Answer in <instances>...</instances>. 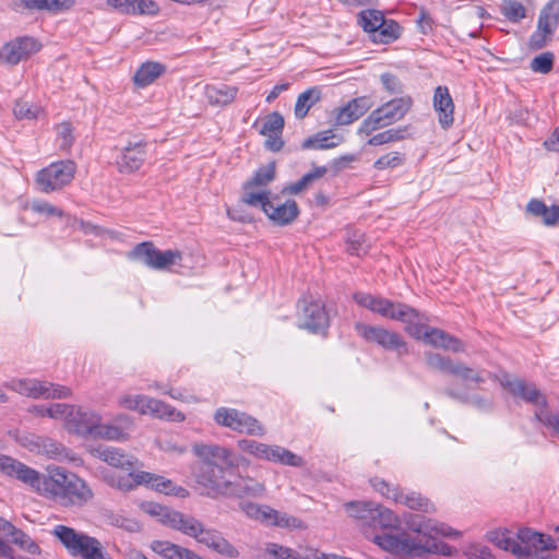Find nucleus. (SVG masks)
<instances>
[{"label": "nucleus", "instance_id": "nucleus-1", "mask_svg": "<svg viewBox=\"0 0 559 559\" xmlns=\"http://www.w3.org/2000/svg\"><path fill=\"white\" fill-rule=\"evenodd\" d=\"M0 472L29 485L63 508H82L94 497L84 479L60 466L48 467L47 476H41L36 469L0 453Z\"/></svg>", "mask_w": 559, "mask_h": 559}, {"label": "nucleus", "instance_id": "nucleus-2", "mask_svg": "<svg viewBox=\"0 0 559 559\" xmlns=\"http://www.w3.org/2000/svg\"><path fill=\"white\" fill-rule=\"evenodd\" d=\"M193 453L199 462L193 476L202 488V495L210 498L228 497L234 489L233 475L237 461L233 451L218 444H194Z\"/></svg>", "mask_w": 559, "mask_h": 559}, {"label": "nucleus", "instance_id": "nucleus-3", "mask_svg": "<svg viewBox=\"0 0 559 559\" xmlns=\"http://www.w3.org/2000/svg\"><path fill=\"white\" fill-rule=\"evenodd\" d=\"M347 514L360 522L364 528L397 531L401 521L397 515L386 507L372 501H352L346 503Z\"/></svg>", "mask_w": 559, "mask_h": 559}, {"label": "nucleus", "instance_id": "nucleus-4", "mask_svg": "<svg viewBox=\"0 0 559 559\" xmlns=\"http://www.w3.org/2000/svg\"><path fill=\"white\" fill-rule=\"evenodd\" d=\"M51 534L72 556H80L84 559H105L103 546L95 537L79 533L62 524L56 525Z\"/></svg>", "mask_w": 559, "mask_h": 559}, {"label": "nucleus", "instance_id": "nucleus-5", "mask_svg": "<svg viewBox=\"0 0 559 559\" xmlns=\"http://www.w3.org/2000/svg\"><path fill=\"white\" fill-rule=\"evenodd\" d=\"M413 100L409 96L393 98L381 107L372 110L362 121L360 132L370 134L377 129L388 127L401 120L411 109Z\"/></svg>", "mask_w": 559, "mask_h": 559}, {"label": "nucleus", "instance_id": "nucleus-6", "mask_svg": "<svg viewBox=\"0 0 559 559\" xmlns=\"http://www.w3.org/2000/svg\"><path fill=\"white\" fill-rule=\"evenodd\" d=\"M353 298L359 306L391 320L408 321L415 317V309L406 304L393 302L386 298L361 292L355 293Z\"/></svg>", "mask_w": 559, "mask_h": 559}, {"label": "nucleus", "instance_id": "nucleus-7", "mask_svg": "<svg viewBox=\"0 0 559 559\" xmlns=\"http://www.w3.org/2000/svg\"><path fill=\"white\" fill-rule=\"evenodd\" d=\"M129 257L141 261L146 266L153 270H169L170 266L179 264L182 260V252L179 250H165L157 249L153 242L144 241L138 243Z\"/></svg>", "mask_w": 559, "mask_h": 559}, {"label": "nucleus", "instance_id": "nucleus-8", "mask_svg": "<svg viewBox=\"0 0 559 559\" xmlns=\"http://www.w3.org/2000/svg\"><path fill=\"white\" fill-rule=\"evenodd\" d=\"M217 425L229 428L239 433L250 436H263L265 428L251 415L236 408L219 407L214 414Z\"/></svg>", "mask_w": 559, "mask_h": 559}, {"label": "nucleus", "instance_id": "nucleus-9", "mask_svg": "<svg viewBox=\"0 0 559 559\" xmlns=\"http://www.w3.org/2000/svg\"><path fill=\"white\" fill-rule=\"evenodd\" d=\"M7 386L33 399H67L72 394L71 389L68 386L37 379L12 380Z\"/></svg>", "mask_w": 559, "mask_h": 559}, {"label": "nucleus", "instance_id": "nucleus-10", "mask_svg": "<svg viewBox=\"0 0 559 559\" xmlns=\"http://www.w3.org/2000/svg\"><path fill=\"white\" fill-rule=\"evenodd\" d=\"M75 170L76 166L70 159L55 162L38 171L36 182L40 191L49 193L69 185Z\"/></svg>", "mask_w": 559, "mask_h": 559}, {"label": "nucleus", "instance_id": "nucleus-11", "mask_svg": "<svg viewBox=\"0 0 559 559\" xmlns=\"http://www.w3.org/2000/svg\"><path fill=\"white\" fill-rule=\"evenodd\" d=\"M354 329L365 341L374 343L385 350L396 352L400 356L407 353L406 343L396 332L362 322H356Z\"/></svg>", "mask_w": 559, "mask_h": 559}, {"label": "nucleus", "instance_id": "nucleus-12", "mask_svg": "<svg viewBox=\"0 0 559 559\" xmlns=\"http://www.w3.org/2000/svg\"><path fill=\"white\" fill-rule=\"evenodd\" d=\"M425 359L427 366L430 369L456 376L465 382L481 383L485 381L481 371L469 368L462 362H455L450 357L442 356L438 353L428 352L425 354Z\"/></svg>", "mask_w": 559, "mask_h": 559}, {"label": "nucleus", "instance_id": "nucleus-13", "mask_svg": "<svg viewBox=\"0 0 559 559\" xmlns=\"http://www.w3.org/2000/svg\"><path fill=\"white\" fill-rule=\"evenodd\" d=\"M559 26V0H550L540 10L537 29L530 37V46L542 49Z\"/></svg>", "mask_w": 559, "mask_h": 559}, {"label": "nucleus", "instance_id": "nucleus-14", "mask_svg": "<svg viewBox=\"0 0 559 559\" xmlns=\"http://www.w3.org/2000/svg\"><path fill=\"white\" fill-rule=\"evenodd\" d=\"M41 49V44L32 36L16 37L7 43L0 50V60L3 63L15 66L28 59Z\"/></svg>", "mask_w": 559, "mask_h": 559}, {"label": "nucleus", "instance_id": "nucleus-15", "mask_svg": "<svg viewBox=\"0 0 559 559\" xmlns=\"http://www.w3.org/2000/svg\"><path fill=\"white\" fill-rule=\"evenodd\" d=\"M370 539L381 549L392 554L417 555L424 550L420 544L406 532L397 535L391 533L374 534Z\"/></svg>", "mask_w": 559, "mask_h": 559}, {"label": "nucleus", "instance_id": "nucleus-16", "mask_svg": "<svg viewBox=\"0 0 559 559\" xmlns=\"http://www.w3.org/2000/svg\"><path fill=\"white\" fill-rule=\"evenodd\" d=\"M21 443L31 452L46 455L51 460H73V457L70 455V451L63 444L48 437L28 435L21 440Z\"/></svg>", "mask_w": 559, "mask_h": 559}, {"label": "nucleus", "instance_id": "nucleus-17", "mask_svg": "<svg viewBox=\"0 0 559 559\" xmlns=\"http://www.w3.org/2000/svg\"><path fill=\"white\" fill-rule=\"evenodd\" d=\"M301 314L302 322L299 328L308 330L311 333L325 335L330 325V318L325 310L324 305L319 301L301 300Z\"/></svg>", "mask_w": 559, "mask_h": 559}, {"label": "nucleus", "instance_id": "nucleus-18", "mask_svg": "<svg viewBox=\"0 0 559 559\" xmlns=\"http://www.w3.org/2000/svg\"><path fill=\"white\" fill-rule=\"evenodd\" d=\"M404 522L408 530L435 538L437 536L457 537L460 532L453 530L444 523H438L420 514H407Z\"/></svg>", "mask_w": 559, "mask_h": 559}, {"label": "nucleus", "instance_id": "nucleus-19", "mask_svg": "<svg viewBox=\"0 0 559 559\" xmlns=\"http://www.w3.org/2000/svg\"><path fill=\"white\" fill-rule=\"evenodd\" d=\"M146 142H128L120 148L116 165L121 174H132L141 168L146 158Z\"/></svg>", "mask_w": 559, "mask_h": 559}, {"label": "nucleus", "instance_id": "nucleus-20", "mask_svg": "<svg viewBox=\"0 0 559 559\" xmlns=\"http://www.w3.org/2000/svg\"><path fill=\"white\" fill-rule=\"evenodd\" d=\"M520 551L518 557H531L538 551L555 549V539L530 528H522L518 533Z\"/></svg>", "mask_w": 559, "mask_h": 559}, {"label": "nucleus", "instance_id": "nucleus-21", "mask_svg": "<svg viewBox=\"0 0 559 559\" xmlns=\"http://www.w3.org/2000/svg\"><path fill=\"white\" fill-rule=\"evenodd\" d=\"M266 216L276 225H288L294 222L299 215V207L297 202L293 199H287L282 202L277 195L271 198L264 209Z\"/></svg>", "mask_w": 559, "mask_h": 559}, {"label": "nucleus", "instance_id": "nucleus-22", "mask_svg": "<svg viewBox=\"0 0 559 559\" xmlns=\"http://www.w3.org/2000/svg\"><path fill=\"white\" fill-rule=\"evenodd\" d=\"M106 5L122 15H151L159 13L155 0H106Z\"/></svg>", "mask_w": 559, "mask_h": 559}, {"label": "nucleus", "instance_id": "nucleus-23", "mask_svg": "<svg viewBox=\"0 0 559 559\" xmlns=\"http://www.w3.org/2000/svg\"><path fill=\"white\" fill-rule=\"evenodd\" d=\"M132 476L134 483L136 485H146L156 491H159L165 495H175L178 497H185L188 491L181 487L177 486L170 479L165 478L160 475H155L148 472H138L134 474H130Z\"/></svg>", "mask_w": 559, "mask_h": 559}, {"label": "nucleus", "instance_id": "nucleus-24", "mask_svg": "<svg viewBox=\"0 0 559 559\" xmlns=\"http://www.w3.org/2000/svg\"><path fill=\"white\" fill-rule=\"evenodd\" d=\"M503 388H506L512 395L516 397H521L527 403H532L534 405H539L542 407H546L547 401L546 397L540 393V391L533 383H527L525 380L513 378L508 379L502 382Z\"/></svg>", "mask_w": 559, "mask_h": 559}, {"label": "nucleus", "instance_id": "nucleus-25", "mask_svg": "<svg viewBox=\"0 0 559 559\" xmlns=\"http://www.w3.org/2000/svg\"><path fill=\"white\" fill-rule=\"evenodd\" d=\"M372 106L369 97L360 96L349 100L345 106L336 109L335 124L347 126L362 117Z\"/></svg>", "mask_w": 559, "mask_h": 559}, {"label": "nucleus", "instance_id": "nucleus-26", "mask_svg": "<svg viewBox=\"0 0 559 559\" xmlns=\"http://www.w3.org/2000/svg\"><path fill=\"white\" fill-rule=\"evenodd\" d=\"M433 108L438 112L439 123L443 129L453 124L454 104L448 87L438 86L433 94Z\"/></svg>", "mask_w": 559, "mask_h": 559}, {"label": "nucleus", "instance_id": "nucleus-27", "mask_svg": "<svg viewBox=\"0 0 559 559\" xmlns=\"http://www.w3.org/2000/svg\"><path fill=\"white\" fill-rule=\"evenodd\" d=\"M424 342L433 347L453 353H462L465 350V346L461 340L437 328L425 331Z\"/></svg>", "mask_w": 559, "mask_h": 559}, {"label": "nucleus", "instance_id": "nucleus-28", "mask_svg": "<svg viewBox=\"0 0 559 559\" xmlns=\"http://www.w3.org/2000/svg\"><path fill=\"white\" fill-rule=\"evenodd\" d=\"M143 510L147 514L158 519V521H160L163 524L178 531L181 530L182 525L185 524V520L188 516L179 511H175L154 502L143 504Z\"/></svg>", "mask_w": 559, "mask_h": 559}, {"label": "nucleus", "instance_id": "nucleus-29", "mask_svg": "<svg viewBox=\"0 0 559 559\" xmlns=\"http://www.w3.org/2000/svg\"><path fill=\"white\" fill-rule=\"evenodd\" d=\"M180 532L194 537L199 543L204 544L212 549L216 544V537L221 536V533L217 531L204 528L203 524L199 520L190 515L185 520V524Z\"/></svg>", "mask_w": 559, "mask_h": 559}, {"label": "nucleus", "instance_id": "nucleus-30", "mask_svg": "<svg viewBox=\"0 0 559 559\" xmlns=\"http://www.w3.org/2000/svg\"><path fill=\"white\" fill-rule=\"evenodd\" d=\"M142 414H150L153 417L159 419H166L170 421H183L185 415L182 412L177 411L175 407L166 404L163 401L146 396L144 408L142 409Z\"/></svg>", "mask_w": 559, "mask_h": 559}, {"label": "nucleus", "instance_id": "nucleus-31", "mask_svg": "<svg viewBox=\"0 0 559 559\" xmlns=\"http://www.w3.org/2000/svg\"><path fill=\"white\" fill-rule=\"evenodd\" d=\"M238 88L226 84H209L204 88L207 102L213 106H226L234 102Z\"/></svg>", "mask_w": 559, "mask_h": 559}, {"label": "nucleus", "instance_id": "nucleus-32", "mask_svg": "<svg viewBox=\"0 0 559 559\" xmlns=\"http://www.w3.org/2000/svg\"><path fill=\"white\" fill-rule=\"evenodd\" d=\"M152 549L165 559H201L193 551L167 540H155Z\"/></svg>", "mask_w": 559, "mask_h": 559}, {"label": "nucleus", "instance_id": "nucleus-33", "mask_svg": "<svg viewBox=\"0 0 559 559\" xmlns=\"http://www.w3.org/2000/svg\"><path fill=\"white\" fill-rule=\"evenodd\" d=\"M21 5L27 10L47 11L50 13H60L70 10L74 0H20Z\"/></svg>", "mask_w": 559, "mask_h": 559}, {"label": "nucleus", "instance_id": "nucleus-34", "mask_svg": "<svg viewBox=\"0 0 559 559\" xmlns=\"http://www.w3.org/2000/svg\"><path fill=\"white\" fill-rule=\"evenodd\" d=\"M527 213L535 217H542L547 226H552L559 221V205L547 206L542 200L533 199L526 205Z\"/></svg>", "mask_w": 559, "mask_h": 559}, {"label": "nucleus", "instance_id": "nucleus-35", "mask_svg": "<svg viewBox=\"0 0 559 559\" xmlns=\"http://www.w3.org/2000/svg\"><path fill=\"white\" fill-rule=\"evenodd\" d=\"M165 72V66L147 61L136 70L133 76L134 84L140 87H145L153 83L158 76Z\"/></svg>", "mask_w": 559, "mask_h": 559}, {"label": "nucleus", "instance_id": "nucleus-36", "mask_svg": "<svg viewBox=\"0 0 559 559\" xmlns=\"http://www.w3.org/2000/svg\"><path fill=\"white\" fill-rule=\"evenodd\" d=\"M233 487L235 490L228 493V497H261L265 492V486L251 477H240L238 480H233Z\"/></svg>", "mask_w": 559, "mask_h": 559}, {"label": "nucleus", "instance_id": "nucleus-37", "mask_svg": "<svg viewBox=\"0 0 559 559\" xmlns=\"http://www.w3.org/2000/svg\"><path fill=\"white\" fill-rule=\"evenodd\" d=\"M96 453L99 459L115 467L129 469L133 465L131 457L117 448L99 447Z\"/></svg>", "mask_w": 559, "mask_h": 559}, {"label": "nucleus", "instance_id": "nucleus-38", "mask_svg": "<svg viewBox=\"0 0 559 559\" xmlns=\"http://www.w3.org/2000/svg\"><path fill=\"white\" fill-rule=\"evenodd\" d=\"M328 169L324 166L314 167L311 171L305 174L298 181L287 185L283 188L285 194H299L308 189L316 180L322 178Z\"/></svg>", "mask_w": 559, "mask_h": 559}, {"label": "nucleus", "instance_id": "nucleus-39", "mask_svg": "<svg viewBox=\"0 0 559 559\" xmlns=\"http://www.w3.org/2000/svg\"><path fill=\"white\" fill-rule=\"evenodd\" d=\"M73 411L74 407L66 403H55L48 407L44 405H35L29 408V412L37 416H47L53 419H68L73 416Z\"/></svg>", "mask_w": 559, "mask_h": 559}, {"label": "nucleus", "instance_id": "nucleus-40", "mask_svg": "<svg viewBox=\"0 0 559 559\" xmlns=\"http://www.w3.org/2000/svg\"><path fill=\"white\" fill-rule=\"evenodd\" d=\"M394 501L413 510L424 512H430L433 510V506L428 499L424 498L420 493L413 491L403 492L399 489V491L394 493Z\"/></svg>", "mask_w": 559, "mask_h": 559}, {"label": "nucleus", "instance_id": "nucleus-41", "mask_svg": "<svg viewBox=\"0 0 559 559\" xmlns=\"http://www.w3.org/2000/svg\"><path fill=\"white\" fill-rule=\"evenodd\" d=\"M321 98V91L318 87H311L301 93L295 104V116L298 119H304L310 108L317 104Z\"/></svg>", "mask_w": 559, "mask_h": 559}, {"label": "nucleus", "instance_id": "nucleus-42", "mask_svg": "<svg viewBox=\"0 0 559 559\" xmlns=\"http://www.w3.org/2000/svg\"><path fill=\"white\" fill-rule=\"evenodd\" d=\"M92 426H90V435L96 438H103L108 440H119L123 437V431L114 425H102L100 416H92Z\"/></svg>", "mask_w": 559, "mask_h": 559}, {"label": "nucleus", "instance_id": "nucleus-43", "mask_svg": "<svg viewBox=\"0 0 559 559\" xmlns=\"http://www.w3.org/2000/svg\"><path fill=\"white\" fill-rule=\"evenodd\" d=\"M487 538L500 549L511 551L515 556L520 551V539L518 536L514 537L509 531H491L487 534Z\"/></svg>", "mask_w": 559, "mask_h": 559}, {"label": "nucleus", "instance_id": "nucleus-44", "mask_svg": "<svg viewBox=\"0 0 559 559\" xmlns=\"http://www.w3.org/2000/svg\"><path fill=\"white\" fill-rule=\"evenodd\" d=\"M275 163L261 166L249 179L242 185V189H253L255 187H265L275 178Z\"/></svg>", "mask_w": 559, "mask_h": 559}, {"label": "nucleus", "instance_id": "nucleus-45", "mask_svg": "<svg viewBox=\"0 0 559 559\" xmlns=\"http://www.w3.org/2000/svg\"><path fill=\"white\" fill-rule=\"evenodd\" d=\"M382 22H384V15L379 10H364L358 14L359 25L371 35H374Z\"/></svg>", "mask_w": 559, "mask_h": 559}, {"label": "nucleus", "instance_id": "nucleus-46", "mask_svg": "<svg viewBox=\"0 0 559 559\" xmlns=\"http://www.w3.org/2000/svg\"><path fill=\"white\" fill-rule=\"evenodd\" d=\"M400 36V25L393 20L386 21L384 19V22H382L381 26L378 28V31L374 33V35H371V38L374 43L380 44H388Z\"/></svg>", "mask_w": 559, "mask_h": 559}, {"label": "nucleus", "instance_id": "nucleus-47", "mask_svg": "<svg viewBox=\"0 0 559 559\" xmlns=\"http://www.w3.org/2000/svg\"><path fill=\"white\" fill-rule=\"evenodd\" d=\"M335 135L332 130H326L322 132H318L313 136L306 139L301 143V147L304 150L317 148V150H326L335 147L337 144L334 142H329Z\"/></svg>", "mask_w": 559, "mask_h": 559}, {"label": "nucleus", "instance_id": "nucleus-48", "mask_svg": "<svg viewBox=\"0 0 559 559\" xmlns=\"http://www.w3.org/2000/svg\"><path fill=\"white\" fill-rule=\"evenodd\" d=\"M261 557L262 559H312L309 556L301 557L296 551L278 544H267Z\"/></svg>", "mask_w": 559, "mask_h": 559}, {"label": "nucleus", "instance_id": "nucleus-49", "mask_svg": "<svg viewBox=\"0 0 559 559\" xmlns=\"http://www.w3.org/2000/svg\"><path fill=\"white\" fill-rule=\"evenodd\" d=\"M241 202L254 206L260 207L263 212L266 209V203L271 200V192L269 190H259L252 191V189H242Z\"/></svg>", "mask_w": 559, "mask_h": 559}, {"label": "nucleus", "instance_id": "nucleus-50", "mask_svg": "<svg viewBox=\"0 0 559 559\" xmlns=\"http://www.w3.org/2000/svg\"><path fill=\"white\" fill-rule=\"evenodd\" d=\"M11 543L19 546L22 550L27 551L32 555L40 554V547L22 530L15 527L9 536Z\"/></svg>", "mask_w": 559, "mask_h": 559}, {"label": "nucleus", "instance_id": "nucleus-51", "mask_svg": "<svg viewBox=\"0 0 559 559\" xmlns=\"http://www.w3.org/2000/svg\"><path fill=\"white\" fill-rule=\"evenodd\" d=\"M500 11L509 21L515 23L526 16V9L516 0H502Z\"/></svg>", "mask_w": 559, "mask_h": 559}, {"label": "nucleus", "instance_id": "nucleus-52", "mask_svg": "<svg viewBox=\"0 0 559 559\" xmlns=\"http://www.w3.org/2000/svg\"><path fill=\"white\" fill-rule=\"evenodd\" d=\"M237 445L241 451L247 452L257 459L266 460V457H269L267 454L271 447L269 444L251 439H241L238 440Z\"/></svg>", "mask_w": 559, "mask_h": 559}, {"label": "nucleus", "instance_id": "nucleus-53", "mask_svg": "<svg viewBox=\"0 0 559 559\" xmlns=\"http://www.w3.org/2000/svg\"><path fill=\"white\" fill-rule=\"evenodd\" d=\"M444 394L447 396H449L450 399L455 400L460 403L472 404L478 408H488L490 406V403L488 400H486L479 395L469 396L468 394L456 391L453 388H447L444 390Z\"/></svg>", "mask_w": 559, "mask_h": 559}, {"label": "nucleus", "instance_id": "nucleus-54", "mask_svg": "<svg viewBox=\"0 0 559 559\" xmlns=\"http://www.w3.org/2000/svg\"><path fill=\"white\" fill-rule=\"evenodd\" d=\"M241 510L251 519L265 522L267 518L274 516L273 509L266 506H260L253 502L240 503Z\"/></svg>", "mask_w": 559, "mask_h": 559}, {"label": "nucleus", "instance_id": "nucleus-55", "mask_svg": "<svg viewBox=\"0 0 559 559\" xmlns=\"http://www.w3.org/2000/svg\"><path fill=\"white\" fill-rule=\"evenodd\" d=\"M554 67V53L550 51L543 52L531 60L530 68L536 73H549Z\"/></svg>", "mask_w": 559, "mask_h": 559}, {"label": "nucleus", "instance_id": "nucleus-56", "mask_svg": "<svg viewBox=\"0 0 559 559\" xmlns=\"http://www.w3.org/2000/svg\"><path fill=\"white\" fill-rule=\"evenodd\" d=\"M404 139L403 129H389L383 132L377 133L368 140L369 145H382L390 142H395Z\"/></svg>", "mask_w": 559, "mask_h": 559}, {"label": "nucleus", "instance_id": "nucleus-57", "mask_svg": "<svg viewBox=\"0 0 559 559\" xmlns=\"http://www.w3.org/2000/svg\"><path fill=\"white\" fill-rule=\"evenodd\" d=\"M283 128H284L283 116L281 114H278L277 111H274L265 117L260 132L263 135L282 133Z\"/></svg>", "mask_w": 559, "mask_h": 559}, {"label": "nucleus", "instance_id": "nucleus-58", "mask_svg": "<svg viewBox=\"0 0 559 559\" xmlns=\"http://www.w3.org/2000/svg\"><path fill=\"white\" fill-rule=\"evenodd\" d=\"M404 160H405V157L403 154H401L399 152H392V153H388V154L379 157L374 162L373 167L379 170H383V169H388V168H395L397 166L403 165Z\"/></svg>", "mask_w": 559, "mask_h": 559}, {"label": "nucleus", "instance_id": "nucleus-59", "mask_svg": "<svg viewBox=\"0 0 559 559\" xmlns=\"http://www.w3.org/2000/svg\"><path fill=\"white\" fill-rule=\"evenodd\" d=\"M407 324L406 330L413 337L417 340L424 341V333L426 330H430L431 328L426 326L423 323V316L418 313V311L415 309V317L411 318L408 321H403Z\"/></svg>", "mask_w": 559, "mask_h": 559}, {"label": "nucleus", "instance_id": "nucleus-60", "mask_svg": "<svg viewBox=\"0 0 559 559\" xmlns=\"http://www.w3.org/2000/svg\"><path fill=\"white\" fill-rule=\"evenodd\" d=\"M535 419L542 423L547 428L552 429L556 435H559V415L551 413L543 407L535 413Z\"/></svg>", "mask_w": 559, "mask_h": 559}, {"label": "nucleus", "instance_id": "nucleus-61", "mask_svg": "<svg viewBox=\"0 0 559 559\" xmlns=\"http://www.w3.org/2000/svg\"><path fill=\"white\" fill-rule=\"evenodd\" d=\"M14 116L17 119H35L39 112V108L28 102L19 100L13 108Z\"/></svg>", "mask_w": 559, "mask_h": 559}, {"label": "nucleus", "instance_id": "nucleus-62", "mask_svg": "<svg viewBox=\"0 0 559 559\" xmlns=\"http://www.w3.org/2000/svg\"><path fill=\"white\" fill-rule=\"evenodd\" d=\"M146 401V395L141 394H127L119 399V405L130 409V411H138L142 414V409L144 408Z\"/></svg>", "mask_w": 559, "mask_h": 559}, {"label": "nucleus", "instance_id": "nucleus-63", "mask_svg": "<svg viewBox=\"0 0 559 559\" xmlns=\"http://www.w3.org/2000/svg\"><path fill=\"white\" fill-rule=\"evenodd\" d=\"M370 484L374 490L392 500H394V493L399 491V488L391 487L390 484H388L384 479L379 477L371 478Z\"/></svg>", "mask_w": 559, "mask_h": 559}, {"label": "nucleus", "instance_id": "nucleus-64", "mask_svg": "<svg viewBox=\"0 0 559 559\" xmlns=\"http://www.w3.org/2000/svg\"><path fill=\"white\" fill-rule=\"evenodd\" d=\"M381 83L384 88L391 94H401L403 93V84L401 81L391 73H383L380 76Z\"/></svg>", "mask_w": 559, "mask_h": 559}]
</instances>
